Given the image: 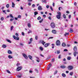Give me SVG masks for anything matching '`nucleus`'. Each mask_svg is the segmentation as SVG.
Masks as SVG:
<instances>
[{"instance_id":"44","label":"nucleus","mask_w":78,"mask_h":78,"mask_svg":"<svg viewBox=\"0 0 78 78\" xmlns=\"http://www.w3.org/2000/svg\"><path fill=\"white\" fill-rule=\"evenodd\" d=\"M57 54H59L60 53V51H57Z\"/></svg>"},{"instance_id":"5","label":"nucleus","mask_w":78,"mask_h":78,"mask_svg":"<svg viewBox=\"0 0 78 78\" xmlns=\"http://www.w3.org/2000/svg\"><path fill=\"white\" fill-rule=\"evenodd\" d=\"M60 44H61L59 40H57L56 42V45H57V46H59Z\"/></svg>"},{"instance_id":"17","label":"nucleus","mask_w":78,"mask_h":78,"mask_svg":"<svg viewBox=\"0 0 78 78\" xmlns=\"http://www.w3.org/2000/svg\"><path fill=\"white\" fill-rule=\"evenodd\" d=\"M41 2L42 3H47V1L45 0H42Z\"/></svg>"},{"instance_id":"33","label":"nucleus","mask_w":78,"mask_h":78,"mask_svg":"<svg viewBox=\"0 0 78 78\" xmlns=\"http://www.w3.org/2000/svg\"><path fill=\"white\" fill-rule=\"evenodd\" d=\"M44 20L43 19H42L41 20L39 21V23H42V22H43V20Z\"/></svg>"},{"instance_id":"49","label":"nucleus","mask_w":78,"mask_h":78,"mask_svg":"<svg viewBox=\"0 0 78 78\" xmlns=\"http://www.w3.org/2000/svg\"><path fill=\"white\" fill-rule=\"evenodd\" d=\"M31 30H29V31L28 32V34H30V33H31Z\"/></svg>"},{"instance_id":"46","label":"nucleus","mask_w":78,"mask_h":78,"mask_svg":"<svg viewBox=\"0 0 78 78\" xmlns=\"http://www.w3.org/2000/svg\"><path fill=\"white\" fill-rule=\"evenodd\" d=\"M17 18H19L20 19V18H21V16L19 15L18 16Z\"/></svg>"},{"instance_id":"39","label":"nucleus","mask_w":78,"mask_h":78,"mask_svg":"<svg viewBox=\"0 0 78 78\" xmlns=\"http://www.w3.org/2000/svg\"><path fill=\"white\" fill-rule=\"evenodd\" d=\"M2 12H4V13H5V14H6V12L5 10H3Z\"/></svg>"},{"instance_id":"54","label":"nucleus","mask_w":78,"mask_h":78,"mask_svg":"<svg viewBox=\"0 0 78 78\" xmlns=\"http://www.w3.org/2000/svg\"><path fill=\"white\" fill-rule=\"evenodd\" d=\"M61 8H62V7H60L59 8H58V9L59 10V11H61Z\"/></svg>"},{"instance_id":"21","label":"nucleus","mask_w":78,"mask_h":78,"mask_svg":"<svg viewBox=\"0 0 78 78\" xmlns=\"http://www.w3.org/2000/svg\"><path fill=\"white\" fill-rule=\"evenodd\" d=\"M69 34V33H67L66 32L65 33V34H64L65 36H68Z\"/></svg>"},{"instance_id":"58","label":"nucleus","mask_w":78,"mask_h":78,"mask_svg":"<svg viewBox=\"0 0 78 78\" xmlns=\"http://www.w3.org/2000/svg\"><path fill=\"white\" fill-rule=\"evenodd\" d=\"M49 67H51L52 66V65L51 64H50L49 65Z\"/></svg>"},{"instance_id":"43","label":"nucleus","mask_w":78,"mask_h":78,"mask_svg":"<svg viewBox=\"0 0 78 78\" xmlns=\"http://www.w3.org/2000/svg\"><path fill=\"white\" fill-rule=\"evenodd\" d=\"M30 42H32L33 41V38H31L30 39Z\"/></svg>"},{"instance_id":"12","label":"nucleus","mask_w":78,"mask_h":78,"mask_svg":"<svg viewBox=\"0 0 78 78\" xmlns=\"http://www.w3.org/2000/svg\"><path fill=\"white\" fill-rule=\"evenodd\" d=\"M52 32L54 34H56V31L55 30H53Z\"/></svg>"},{"instance_id":"10","label":"nucleus","mask_w":78,"mask_h":78,"mask_svg":"<svg viewBox=\"0 0 78 78\" xmlns=\"http://www.w3.org/2000/svg\"><path fill=\"white\" fill-rule=\"evenodd\" d=\"M50 45V44L49 43H47L46 44H44V47H48V45Z\"/></svg>"},{"instance_id":"61","label":"nucleus","mask_w":78,"mask_h":78,"mask_svg":"<svg viewBox=\"0 0 78 78\" xmlns=\"http://www.w3.org/2000/svg\"><path fill=\"white\" fill-rule=\"evenodd\" d=\"M68 51V50H67V49H64V51Z\"/></svg>"},{"instance_id":"53","label":"nucleus","mask_w":78,"mask_h":78,"mask_svg":"<svg viewBox=\"0 0 78 78\" xmlns=\"http://www.w3.org/2000/svg\"><path fill=\"white\" fill-rule=\"evenodd\" d=\"M63 61H66V59L65 58H64L63 59Z\"/></svg>"},{"instance_id":"60","label":"nucleus","mask_w":78,"mask_h":78,"mask_svg":"<svg viewBox=\"0 0 78 78\" xmlns=\"http://www.w3.org/2000/svg\"><path fill=\"white\" fill-rule=\"evenodd\" d=\"M61 55H59L58 56V59H61Z\"/></svg>"},{"instance_id":"9","label":"nucleus","mask_w":78,"mask_h":78,"mask_svg":"<svg viewBox=\"0 0 78 78\" xmlns=\"http://www.w3.org/2000/svg\"><path fill=\"white\" fill-rule=\"evenodd\" d=\"M38 9L39 11H41V10H42V7L41 6H39V7H38Z\"/></svg>"},{"instance_id":"22","label":"nucleus","mask_w":78,"mask_h":78,"mask_svg":"<svg viewBox=\"0 0 78 78\" xmlns=\"http://www.w3.org/2000/svg\"><path fill=\"white\" fill-rule=\"evenodd\" d=\"M73 32V29H72V28H71L70 29V30L69 31L70 33H72V32Z\"/></svg>"},{"instance_id":"26","label":"nucleus","mask_w":78,"mask_h":78,"mask_svg":"<svg viewBox=\"0 0 78 78\" xmlns=\"http://www.w3.org/2000/svg\"><path fill=\"white\" fill-rule=\"evenodd\" d=\"M28 57H29V58H30V59H31V60H32V57L31 56V55H29L28 56Z\"/></svg>"},{"instance_id":"32","label":"nucleus","mask_w":78,"mask_h":78,"mask_svg":"<svg viewBox=\"0 0 78 78\" xmlns=\"http://www.w3.org/2000/svg\"><path fill=\"white\" fill-rule=\"evenodd\" d=\"M36 7V5L35 4H33L32 5V8H34Z\"/></svg>"},{"instance_id":"45","label":"nucleus","mask_w":78,"mask_h":78,"mask_svg":"<svg viewBox=\"0 0 78 78\" xmlns=\"http://www.w3.org/2000/svg\"><path fill=\"white\" fill-rule=\"evenodd\" d=\"M73 72H70V75H71L72 76V75H73Z\"/></svg>"},{"instance_id":"3","label":"nucleus","mask_w":78,"mask_h":78,"mask_svg":"<svg viewBox=\"0 0 78 78\" xmlns=\"http://www.w3.org/2000/svg\"><path fill=\"white\" fill-rule=\"evenodd\" d=\"M51 26L52 28H54L55 27V24L54 22H52L51 23Z\"/></svg>"},{"instance_id":"20","label":"nucleus","mask_w":78,"mask_h":78,"mask_svg":"<svg viewBox=\"0 0 78 78\" xmlns=\"http://www.w3.org/2000/svg\"><path fill=\"white\" fill-rule=\"evenodd\" d=\"M8 58H9V59H12L13 58L12 56L9 55H8Z\"/></svg>"},{"instance_id":"28","label":"nucleus","mask_w":78,"mask_h":78,"mask_svg":"<svg viewBox=\"0 0 78 78\" xmlns=\"http://www.w3.org/2000/svg\"><path fill=\"white\" fill-rule=\"evenodd\" d=\"M35 72H36L37 73H39V72L38 71V70H37V69H35Z\"/></svg>"},{"instance_id":"6","label":"nucleus","mask_w":78,"mask_h":78,"mask_svg":"<svg viewBox=\"0 0 78 78\" xmlns=\"http://www.w3.org/2000/svg\"><path fill=\"white\" fill-rule=\"evenodd\" d=\"M22 69V66H20V67H18L17 68V71H20V70L21 69Z\"/></svg>"},{"instance_id":"35","label":"nucleus","mask_w":78,"mask_h":78,"mask_svg":"<svg viewBox=\"0 0 78 78\" xmlns=\"http://www.w3.org/2000/svg\"><path fill=\"white\" fill-rule=\"evenodd\" d=\"M10 17L11 18H14V17H13V16L11 14H10Z\"/></svg>"},{"instance_id":"34","label":"nucleus","mask_w":78,"mask_h":78,"mask_svg":"<svg viewBox=\"0 0 78 78\" xmlns=\"http://www.w3.org/2000/svg\"><path fill=\"white\" fill-rule=\"evenodd\" d=\"M37 20H39L41 19V17L40 16L38 17L37 18Z\"/></svg>"},{"instance_id":"31","label":"nucleus","mask_w":78,"mask_h":78,"mask_svg":"<svg viewBox=\"0 0 78 78\" xmlns=\"http://www.w3.org/2000/svg\"><path fill=\"white\" fill-rule=\"evenodd\" d=\"M55 59L53 58L51 59V62H55Z\"/></svg>"},{"instance_id":"1","label":"nucleus","mask_w":78,"mask_h":78,"mask_svg":"<svg viewBox=\"0 0 78 78\" xmlns=\"http://www.w3.org/2000/svg\"><path fill=\"white\" fill-rule=\"evenodd\" d=\"M16 36L17 37L14 35L13 36V39H15V40H17V41H19V37H18L19 36V34H18V33H16Z\"/></svg>"},{"instance_id":"63","label":"nucleus","mask_w":78,"mask_h":78,"mask_svg":"<svg viewBox=\"0 0 78 78\" xmlns=\"http://www.w3.org/2000/svg\"><path fill=\"white\" fill-rule=\"evenodd\" d=\"M4 8H5V7H2V8H1V9L2 10L3 9H4Z\"/></svg>"},{"instance_id":"59","label":"nucleus","mask_w":78,"mask_h":78,"mask_svg":"<svg viewBox=\"0 0 78 78\" xmlns=\"http://www.w3.org/2000/svg\"><path fill=\"white\" fill-rule=\"evenodd\" d=\"M50 8L51 9V11H53V8H52V7H51V6H50Z\"/></svg>"},{"instance_id":"15","label":"nucleus","mask_w":78,"mask_h":78,"mask_svg":"<svg viewBox=\"0 0 78 78\" xmlns=\"http://www.w3.org/2000/svg\"><path fill=\"white\" fill-rule=\"evenodd\" d=\"M73 50L75 51H77V48H76V46H75L74 47Z\"/></svg>"},{"instance_id":"57","label":"nucleus","mask_w":78,"mask_h":78,"mask_svg":"<svg viewBox=\"0 0 78 78\" xmlns=\"http://www.w3.org/2000/svg\"><path fill=\"white\" fill-rule=\"evenodd\" d=\"M28 2H32V0H28Z\"/></svg>"},{"instance_id":"13","label":"nucleus","mask_w":78,"mask_h":78,"mask_svg":"<svg viewBox=\"0 0 78 78\" xmlns=\"http://www.w3.org/2000/svg\"><path fill=\"white\" fill-rule=\"evenodd\" d=\"M66 43L63 42L62 44V47H66Z\"/></svg>"},{"instance_id":"4","label":"nucleus","mask_w":78,"mask_h":78,"mask_svg":"<svg viewBox=\"0 0 78 78\" xmlns=\"http://www.w3.org/2000/svg\"><path fill=\"white\" fill-rule=\"evenodd\" d=\"M68 68L69 70H72V69H73V67L72 66H68Z\"/></svg>"},{"instance_id":"11","label":"nucleus","mask_w":78,"mask_h":78,"mask_svg":"<svg viewBox=\"0 0 78 78\" xmlns=\"http://www.w3.org/2000/svg\"><path fill=\"white\" fill-rule=\"evenodd\" d=\"M8 53L9 54H12V52L10 50H8Z\"/></svg>"},{"instance_id":"50","label":"nucleus","mask_w":78,"mask_h":78,"mask_svg":"<svg viewBox=\"0 0 78 78\" xmlns=\"http://www.w3.org/2000/svg\"><path fill=\"white\" fill-rule=\"evenodd\" d=\"M7 72L8 73H11V72H10V71H9L8 70H7Z\"/></svg>"},{"instance_id":"56","label":"nucleus","mask_w":78,"mask_h":78,"mask_svg":"<svg viewBox=\"0 0 78 78\" xmlns=\"http://www.w3.org/2000/svg\"><path fill=\"white\" fill-rule=\"evenodd\" d=\"M28 5L29 6H31V3H29Z\"/></svg>"},{"instance_id":"51","label":"nucleus","mask_w":78,"mask_h":78,"mask_svg":"<svg viewBox=\"0 0 78 78\" xmlns=\"http://www.w3.org/2000/svg\"><path fill=\"white\" fill-rule=\"evenodd\" d=\"M22 34L23 35V36H25V33H24L23 32L22 33Z\"/></svg>"},{"instance_id":"41","label":"nucleus","mask_w":78,"mask_h":78,"mask_svg":"<svg viewBox=\"0 0 78 78\" xmlns=\"http://www.w3.org/2000/svg\"><path fill=\"white\" fill-rule=\"evenodd\" d=\"M20 45H21L22 46H23V45H24V44H23V43H20Z\"/></svg>"},{"instance_id":"55","label":"nucleus","mask_w":78,"mask_h":78,"mask_svg":"<svg viewBox=\"0 0 78 78\" xmlns=\"http://www.w3.org/2000/svg\"><path fill=\"white\" fill-rule=\"evenodd\" d=\"M46 8H47V9L49 8V5H47L46 6Z\"/></svg>"},{"instance_id":"52","label":"nucleus","mask_w":78,"mask_h":78,"mask_svg":"<svg viewBox=\"0 0 78 78\" xmlns=\"http://www.w3.org/2000/svg\"><path fill=\"white\" fill-rule=\"evenodd\" d=\"M17 77H18V78H21V76H20L19 75H18L17 76Z\"/></svg>"},{"instance_id":"2","label":"nucleus","mask_w":78,"mask_h":78,"mask_svg":"<svg viewBox=\"0 0 78 78\" xmlns=\"http://www.w3.org/2000/svg\"><path fill=\"white\" fill-rule=\"evenodd\" d=\"M57 13L58 15H57L56 17L58 19H61V12H58Z\"/></svg>"},{"instance_id":"19","label":"nucleus","mask_w":78,"mask_h":78,"mask_svg":"<svg viewBox=\"0 0 78 78\" xmlns=\"http://www.w3.org/2000/svg\"><path fill=\"white\" fill-rule=\"evenodd\" d=\"M62 76L63 77H64V78H65V77H66V75L64 73H62Z\"/></svg>"},{"instance_id":"30","label":"nucleus","mask_w":78,"mask_h":78,"mask_svg":"<svg viewBox=\"0 0 78 78\" xmlns=\"http://www.w3.org/2000/svg\"><path fill=\"white\" fill-rule=\"evenodd\" d=\"M58 73V71L57 70H56L55 71V72L54 73V75H56V73Z\"/></svg>"},{"instance_id":"62","label":"nucleus","mask_w":78,"mask_h":78,"mask_svg":"<svg viewBox=\"0 0 78 78\" xmlns=\"http://www.w3.org/2000/svg\"><path fill=\"white\" fill-rule=\"evenodd\" d=\"M50 67H48L47 68V70H49V69H50Z\"/></svg>"},{"instance_id":"25","label":"nucleus","mask_w":78,"mask_h":78,"mask_svg":"<svg viewBox=\"0 0 78 78\" xmlns=\"http://www.w3.org/2000/svg\"><path fill=\"white\" fill-rule=\"evenodd\" d=\"M76 54H77V52H74L73 55H74V56H76Z\"/></svg>"},{"instance_id":"36","label":"nucleus","mask_w":78,"mask_h":78,"mask_svg":"<svg viewBox=\"0 0 78 78\" xmlns=\"http://www.w3.org/2000/svg\"><path fill=\"white\" fill-rule=\"evenodd\" d=\"M40 49L41 50V51H42L43 50V48L41 47H40Z\"/></svg>"},{"instance_id":"42","label":"nucleus","mask_w":78,"mask_h":78,"mask_svg":"<svg viewBox=\"0 0 78 78\" xmlns=\"http://www.w3.org/2000/svg\"><path fill=\"white\" fill-rule=\"evenodd\" d=\"M4 20V18L3 17H2L1 18V20L3 21Z\"/></svg>"},{"instance_id":"64","label":"nucleus","mask_w":78,"mask_h":78,"mask_svg":"<svg viewBox=\"0 0 78 78\" xmlns=\"http://www.w3.org/2000/svg\"><path fill=\"white\" fill-rule=\"evenodd\" d=\"M69 19H70V18H71V15L69 16Z\"/></svg>"},{"instance_id":"8","label":"nucleus","mask_w":78,"mask_h":78,"mask_svg":"<svg viewBox=\"0 0 78 78\" xmlns=\"http://www.w3.org/2000/svg\"><path fill=\"white\" fill-rule=\"evenodd\" d=\"M40 42L43 45H44V44H45V42H44V41H40Z\"/></svg>"},{"instance_id":"48","label":"nucleus","mask_w":78,"mask_h":78,"mask_svg":"<svg viewBox=\"0 0 78 78\" xmlns=\"http://www.w3.org/2000/svg\"><path fill=\"white\" fill-rule=\"evenodd\" d=\"M43 17L44 18H45V17H46V15H43Z\"/></svg>"},{"instance_id":"37","label":"nucleus","mask_w":78,"mask_h":78,"mask_svg":"<svg viewBox=\"0 0 78 78\" xmlns=\"http://www.w3.org/2000/svg\"><path fill=\"white\" fill-rule=\"evenodd\" d=\"M70 59H71V57H68L67 58V60H70Z\"/></svg>"},{"instance_id":"7","label":"nucleus","mask_w":78,"mask_h":78,"mask_svg":"<svg viewBox=\"0 0 78 78\" xmlns=\"http://www.w3.org/2000/svg\"><path fill=\"white\" fill-rule=\"evenodd\" d=\"M23 55L25 58V59H28V57L27 56V55L25 54H23Z\"/></svg>"},{"instance_id":"40","label":"nucleus","mask_w":78,"mask_h":78,"mask_svg":"<svg viewBox=\"0 0 78 78\" xmlns=\"http://www.w3.org/2000/svg\"><path fill=\"white\" fill-rule=\"evenodd\" d=\"M38 38V37H37V36H35V39L36 40H37Z\"/></svg>"},{"instance_id":"23","label":"nucleus","mask_w":78,"mask_h":78,"mask_svg":"<svg viewBox=\"0 0 78 78\" xmlns=\"http://www.w3.org/2000/svg\"><path fill=\"white\" fill-rule=\"evenodd\" d=\"M6 41L8 42H9V43H11V41H10V40L8 39H6Z\"/></svg>"},{"instance_id":"47","label":"nucleus","mask_w":78,"mask_h":78,"mask_svg":"<svg viewBox=\"0 0 78 78\" xmlns=\"http://www.w3.org/2000/svg\"><path fill=\"white\" fill-rule=\"evenodd\" d=\"M63 17L64 19H66V15L64 14L63 15Z\"/></svg>"},{"instance_id":"38","label":"nucleus","mask_w":78,"mask_h":78,"mask_svg":"<svg viewBox=\"0 0 78 78\" xmlns=\"http://www.w3.org/2000/svg\"><path fill=\"white\" fill-rule=\"evenodd\" d=\"M13 28H14V26H12V27H11V31L12 30V29H13Z\"/></svg>"},{"instance_id":"16","label":"nucleus","mask_w":78,"mask_h":78,"mask_svg":"<svg viewBox=\"0 0 78 78\" xmlns=\"http://www.w3.org/2000/svg\"><path fill=\"white\" fill-rule=\"evenodd\" d=\"M6 47H7V46H6V45H5V44H3L2 46V48H6Z\"/></svg>"},{"instance_id":"14","label":"nucleus","mask_w":78,"mask_h":78,"mask_svg":"<svg viewBox=\"0 0 78 78\" xmlns=\"http://www.w3.org/2000/svg\"><path fill=\"white\" fill-rule=\"evenodd\" d=\"M12 8H15V4L14 2H12Z\"/></svg>"},{"instance_id":"29","label":"nucleus","mask_w":78,"mask_h":78,"mask_svg":"<svg viewBox=\"0 0 78 78\" xmlns=\"http://www.w3.org/2000/svg\"><path fill=\"white\" fill-rule=\"evenodd\" d=\"M6 7L7 8H9V4H7L6 5Z\"/></svg>"},{"instance_id":"27","label":"nucleus","mask_w":78,"mask_h":78,"mask_svg":"<svg viewBox=\"0 0 78 78\" xmlns=\"http://www.w3.org/2000/svg\"><path fill=\"white\" fill-rule=\"evenodd\" d=\"M27 26L29 28H30V27H31V24L30 23H28Z\"/></svg>"},{"instance_id":"24","label":"nucleus","mask_w":78,"mask_h":78,"mask_svg":"<svg viewBox=\"0 0 78 78\" xmlns=\"http://www.w3.org/2000/svg\"><path fill=\"white\" fill-rule=\"evenodd\" d=\"M37 14H38V12H34V15L35 16H36V15Z\"/></svg>"},{"instance_id":"18","label":"nucleus","mask_w":78,"mask_h":78,"mask_svg":"<svg viewBox=\"0 0 78 78\" xmlns=\"http://www.w3.org/2000/svg\"><path fill=\"white\" fill-rule=\"evenodd\" d=\"M66 67V66H60V68H62V69H65Z\"/></svg>"}]
</instances>
